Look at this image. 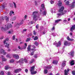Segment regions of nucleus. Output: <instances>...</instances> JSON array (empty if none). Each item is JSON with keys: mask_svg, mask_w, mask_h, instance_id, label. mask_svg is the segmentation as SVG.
Instances as JSON below:
<instances>
[{"mask_svg": "<svg viewBox=\"0 0 75 75\" xmlns=\"http://www.w3.org/2000/svg\"><path fill=\"white\" fill-rule=\"evenodd\" d=\"M64 10V7L63 6H62L61 8L58 10V11L59 13H57V15L59 17V16H61V15L63 16L64 14H65V13L63 11Z\"/></svg>", "mask_w": 75, "mask_h": 75, "instance_id": "obj_1", "label": "nucleus"}, {"mask_svg": "<svg viewBox=\"0 0 75 75\" xmlns=\"http://www.w3.org/2000/svg\"><path fill=\"white\" fill-rule=\"evenodd\" d=\"M37 13H38L37 11H35L33 12L32 15L33 16V21H36L38 20V19L37 18Z\"/></svg>", "mask_w": 75, "mask_h": 75, "instance_id": "obj_2", "label": "nucleus"}, {"mask_svg": "<svg viewBox=\"0 0 75 75\" xmlns=\"http://www.w3.org/2000/svg\"><path fill=\"white\" fill-rule=\"evenodd\" d=\"M13 57L17 59H19V56L17 54H13Z\"/></svg>", "mask_w": 75, "mask_h": 75, "instance_id": "obj_3", "label": "nucleus"}, {"mask_svg": "<svg viewBox=\"0 0 75 75\" xmlns=\"http://www.w3.org/2000/svg\"><path fill=\"white\" fill-rule=\"evenodd\" d=\"M3 54V55H6V52H4V50L2 49L1 50L0 49V54Z\"/></svg>", "mask_w": 75, "mask_h": 75, "instance_id": "obj_4", "label": "nucleus"}, {"mask_svg": "<svg viewBox=\"0 0 75 75\" xmlns=\"http://www.w3.org/2000/svg\"><path fill=\"white\" fill-rule=\"evenodd\" d=\"M75 1H74L72 3L71 5L70 6V7L71 8H74L75 7Z\"/></svg>", "mask_w": 75, "mask_h": 75, "instance_id": "obj_5", "label": "nucleus"}, {"mask_svg": "<svg viewBox=\"0 0 75 75\" xmlns=\"http://www.w3.org/2000/svg\"><path fill=\"white\" fill-rule=\"evenodd\" d=\"M21 71V69H15L14 71L15 73H18L19 72H20Z\"/></svg>", "mask_w": 75, "mask_h": 75, "instance_id": "obj_6", "label": "nucleus"}, {"mask_svg": "<svg viewBox=\"0 0 75 75\" xmlns=\"http://www.w3.org/2000/svg\"><path fill=\"white\" fill-rule=\"evenodd\" d=\"M34 69H35V66H33L31 67V69H30V71L31 73L34 71Z\"/></svg>", "mask_w": 75, "mask_h": 75, "instance_id": "obj_7", "label": "nucleus"}, {"mask_svg": "<svg viewBox=\"0 0 75 75\" xmlns=\"http://www.w3.org/2000/svg\"><path fill=\"white\" fill-rule=\"evenodd\" d=\"M69 71V70L68 69H67V71L66 69H65L64 70V75H68Z\"/></svg>", "mask_w": 75, "mask_h": 75, "instance_id": "obj_8", "label": "nucleus"}, {"mask_svg": "<svg viewBox=\"0 0 75 75\" xmlns=\"http://www.w3.org/2000/svg\"><path fill=\"white\" fill-rule=\"evenodd\" d=\"M75 30V24H74V25L72 26L70 30L71 32H73V30Z\"/></svg>", "mask_w": 75, "mask_h": 75, "instance_id": "obj_9", "label": "nucleus"}, {"mask_svg": "<svg viewBox=\"0 0 75 75\" xmlns=\"http://www.w3.org/2000/svg\"><path fill=\"white\" fill-rule=\"evenodd\" d=\"M24 59L23 58H21V60H19V61L18 62H19L21 64H23L24 63Z\"/></svg>", "mask_w": 75, "mask_h": 75, "instance_id": "obj_10", "label": "nucleus"}, {"mask_svg": "<svg viewBox=\"0 0 75 75\" xmlns=\"http://www.w3.org/2000/svg\"><path fill=\"white\" fill-rule=\"evenodd\" d=\"M67 39L69 41H74V40L73 39L70 38L69 37V36L67 37Z\"/></svg>", "mask_w": 75, "mask_h": 75, "instance_id": "obj_11", "label": "nucleus"}, {"mask_svg": "<svg viewBox=\"0 0 75 75\" xmlns=\"http://www.w3.org/2000/svg\"><path fill=\"white\" fill-rule=\"evenodd\" d=\"M74 53L75 52L74 51H72L70 52V55H71V57H74Z\"/></svg>", "mask_w": 75, "mask_h": 75, "instance_id": "obj_12", "label": "nucleus"}, {"mask_svg": "<svg viewBox=\"0 0 75 75\" xmlns=\"http://www.w3.org/2000/svg\"><path fill=\"white\" fill-rule=\"evenodd\" d=\"M4 18L6 21H8L9 20V17H7V16H5Z\"/></svg>", "mask_w": 75, "mask_h": 75, "instance_id": "obj_13", "label": "nucleus"}, {"mask_svg": "<svg viewBox=\"0 0 75 75\" xmlns=\"http://www.w3.org/2000/svg\"><path fill=\"white\" fill-rule=\"evenodd\" d=\"M62 21V20L61 19L57 20L55 21V23H58V22H59V21Z\"/></svg>", "mask_w": 75, "mask_h": 75, "instance_id": "obj_14", "label": "nucleus"}, {"mask_svg": "<svg viewBox=\"0 0 75 75\" xmlns=\"http://www.w3.org/2000/svg\"><path fill=\"white\" fill-rule=\"evenodd\" d=\"M30 47H31V45H29L28 46V47L27 48L28 51H30L31 50V48H30Z\"/></svg>", "mask_w": 75, "mask_h": 75, "instance_id": "obj_15", "label": "nucleus"}, {"mask_svg": "<svg viewBox=\"0 0 75 75\" xmlns=\"http://www.w3.org/2000/svg\"><path fill=\"white\" fill-rule=\"evenodd\" d=\"M61 45V41H59L58 42V43L57 44V47H59Z\"/></svg>", "mask_w": 75, "mask_h": 75, "instance_id": "obj_16", "label": "nucleus"}, {"mask_svg": "<svg viewBox=\"0 0 75 75\" xmlns=\"http://www.w3.org/2000/svg\"><path fill=\"white\" fill-rule=\"evenodd\" d=\"M45 68L47 69H51V68H52V66H50V67L46 66L45 67Z\"/></svg>", "mask_w": 75, "mask_h": 75, "instance_id": "obj_17", "label": "nucleus"}, {"mask_svg": "<svg viewBox=\"0 0 75 75\" xmlns=\"http://www.w3.org/2000/svg\"><path fill=\"white\" fill-rule=\"evenodd\" d=\"M70 64L71 66L73 65H75V63H74V60H72L70 62Z\"/></svg>", "mask_w": 75, "mask_h": 75, "instance_id": "obj_18", "label": "nucleus"}, {"mask_svg": "<svg viewBox=\"0 0 75 75\" xmlns=\"http://www.w3.org/2000/svg\"><path fill=\"white\" fill-rule=\"evenodd\" d=\"M52 64H58V62L56 60H54L52 62Z\"/></svg>", "mask_w": 75, "mask_h": 75, "instance_id": "obj_19", "label": "nucleus"}, {"mask_svg": "<svg viewBox=\"0 0 75 75\" xmlns=\"http://www.w3.org/2000/svg\"><path fill=\"white\" fill-rule=\"evenodd\" d=\"M23 20H22V21H21V23L18 24V25H21V24H23Z\"/></svg>", "mask_w": 75, "mask_h": 75, "instance_id": "obj_20", "label": "nucleus"}, {"mask_svg": "<svg viewBox=\"0 0 75 75\" xmlns=\"http://www.w3.org/2000/svg\"><path fill=\"white\" fill-rule=\"evenodd\" d=\"M8 68H9V67H8V66H6L5 67L4 69L5 70H7L8 69Z\"/></svg>", "mask_w": 75, "mask_h": 75, "instance_id": "obj_21", "label": "nucleus"}, {"mask_svg": "<svg viewBox=\"0 0 75 75\" xmlns=\"http://www.w3.org/2000/svg\"><path fill=\"white\" fill-rule=\"evenodd\" d=\"M23 61L25 62V63H28V60L26 59L25 58L23 59Z\"/></svg>", "mask_w": 75, "mask_h": 75, "instance_id": "obj_22", "label": "nucleus"}, {"mask_svg": "<svg viewBox=\"0 0 75 75\" xmlns=\"http://www.w3.org/2000/svg\"><path fill=\"white\" fill-rule=\"evenodd\" d=\"M44 74H47L48 73V70L46 69H44Z\"/></svg>", "mask_w": 75, "mask_h": 75, "instance_id": "obj_23", "label": "nucleus"}, {"mask_svg": "<svg viewBox=\"0 0 75 75\" xmlns=\"http://www.w3.org/2000/svg\"><path fill=\"white\" fill-rule=\"evenodd\" d=\"M31 74L32 75H34L35 74H37V71H36L34 72L33 71L32 72H31Z\"/></svg>", "mask_w": 75, "mask_h": 75, "instance_id": "obj_24", "label": "nucleus"}, {"mask_svg": "<svg viewBox=\"0 0 75 75\" xmlns=\"http://www.w3.org/2000/svg\"><path fill=\"white\" fill-rule=\"evenodd\" d=\"M30 40H31L30 38H27L26 40V42H28V41H30Z\"/></svg>", "mask_w": 75, "mask_h": 75, "instance_id": "obj_25", "label": "nucleus"}, {"mask_svg": "<svg viewBox=\"0 0 75 75\" xmlns=\"http://www.w3.org/2000/svg\"><path fill=\"white\" fill-rule=\"evenodd\" d=\"M65 65H66V64L65 63H62V67H65Z\"/></svg>", "mask_w": 75, "mask_h": 75, "instance_id": "obj_26", "label": "nucleus"}, {"mask_svg": "<svg viewBox=\"0 0 75 75\" xmlns=\"http://www.w3.org/2000/svg\"><path fill=\"white\" fill-rule=\"evenodd\" d=\"M68 41H65L64 42V45H68Z\"/></svg>", "mask_w": 75, "mask_h": 75, "instance_id": "obj_27", "label": "nucleus"}, {"mask_svg": "<svg viewBox=\"0 0 75 75\" xmlns=\"http://www.w3.org/2000/svg\"><path fill=\"white\" fill-rule=\"evenodd\" d=\"M38 39V37L37 36H36L34 38V40H37Z\"/></svg>", "mask_w": 75, "mask_h": 75, "instance_id": "obj_28", "label": "nucleus"}, {"mask_svg": "<svg viewBox=\"0 0 75 75\" xmlns=\"http://www.w3.org/2000/svg\"><path fill=\"white\" fill-rule=\"evenodd\" d=\"M10 28V27L8 26L7 27H5V31L8 30Z\"/></svg>", "mask_w": 75, "mask_h": 75, "instance_id": "obj_29", "label": "nucleus"}, {"mask_svg": "<svg viewBox=\"0 0 75 75\" xmlns=\"http://www.w3.org/2000/svg\"><path fill=\"white\" fill-rule=\"evenodd\" d=\"M35 44L36 45V46H38V45H39V44H38V43L37 42H35Z\"/></svg>", "mask_w": 75, "mask_h": 75, "instance_id": "obj_30", "label": "nucleus"}, {"mask_svg": "<svg viewBox=\"0 0 75 75\" xmlns=\"http://www.w3.org/2000/svg\"><path fill=\"white\" fill-rule=\"evenodd\" d=\"M69 4V1H67L66 2V5L68 6Z\"/></svg>", "mask_w": 75, "mask_h": 75, "instance_id": "obj_31", "label": "nucleus"}, {"mask_svg": "<svg viewBox=\"0 0 75 75\" xmlns=\"http://www.w3.org/2000/svg\"><path fill=\"white\" fill-rule=\"evenodd\" d=\"M13 3L14 4V7L15 8H17V6L16 5V3H15L14 2H13Z\"/></svg>", "mask_w": 75, "mask_h": 75, "instance_id": "obj_32", "label": "nucleus"}, {"mask_svg": "<svg viewBox=\"0 0 75 75\" xmlns=\"http://www.w3.org/2000/svg\"><path fill=\"white\" fill-rule=\"evenodd\" d=\"M58 6H59V7L62 6V3L60 2L58 4Z\"/></svg>", "mask_w": 75, "mask_h": 75, "instance_id": "obj_33", "label": "nucleus"}, {"mask_svg": "<svg viewBox=\"0 0 75 75\" xmlns=\"http://www.w3.org/2000/svg\"><path fill=\"white\" fill-rule=\"evenodd\" d=\"M10 62H11V63H13V62H14V59H11L10 61Z\"/></svg>", "mask_w": 75, "mask_h": 75, "instance_id": "obj_34", "label": "nucleus"}, {"mask_svg": "<svg viewBox=\"0 0 75 75\" xmlns=\"http://www.w3.org/2000/svg\"><path fill=\"white\" fill-rule=\"evenodd\" d=\"M2 60L3 61H7V59L4 58H2Z\"/></svg>", "mask_w": 75, "mask_h": 75, "instance_id": "obj_35", "label": "nucleus"}, {"mask_svg": "<svg viewBox=\"0 0 75 75\" xmlns=\"http://www.w3.org/2000/svg\"><path fill=\"white\" fill-rule=\"evenodd\" d=\"M2 6L3 9H4V8H5V7H6V6H5L4 4L3 5H2Z\"/></svg>", "mask_w": 75, "mask_h": 75, "instance_id": "obj_36", "label": "nucleus"}, {"mask_svg": "<svg viewBox=\"0 0 75 75\" xmlns=\"http://www.w3.org/2000/svg\"><path fill=\"white\" fill-rule=\"evenodd\" d=\"M0 75H4V72L3 71H1L0 74Z\"/></svg>", "mask_w": 75, "mask_h": 75, "instance_id": "obj_37", "label": "nucleus"}, {"mask_svg": "<svg viewBox=\"0 0 75 75\" xmlns=\"http://www.w3.org/2000/svg\"><path fill=\"white\" fill-rule=\"evenodd\" d=\"M72 74L73 75H75V71L73 70L72 71Z\"/></svg>", "mask_w": 75, "mask_h": 75, "instance_id": "obj_38", "label": "nucleus"}, {"mask_svg": "<svg viewBox=\"0 0 75 75\" xmlns=\"http://www.w3.org/2000/svg\"><path fill=\"white\" fill-rule=\"evenodd\" d=\"M10 7H11V8H13V5L12 3L10 4Z\"/></svg>", "mask_w": 75, "mask_h": 75, "instance_id": "obj_39", "label": "nucleus"}, {"mask_svg": "<svg viewBox=\"0 0 75 75\" xmlns=\"http://www.w3.org/2000/svg\"><path fill=\"white\" fill-rule=\"evenodd\" d=\"M36 28H37V29H38L39 28V25L37 24L36 26Z\"/></svg>", "mask_w": 75, "mask_h": 75, "instance_id": "obj_40", "label": "nucleus"}, {"mask_svg": "<svg viewBox=\"0 0 75 75\" xmlns=\"http://www.w3.org/2000/svg\"><path fill=\"white\" fill-rule=\"evenodd\" d=\"M46 13H47V12H46V11H44L43 12V15H44V16H46Z\"/></svg>", "mask_w": 75, "mask_h": 75, "instance_id": "obj_41", "label": "nucleus"}, {"mask_svg": "<svg viewBox=\"0 0 75 75\" xmlns=\"http://www.w3.org/2000/svg\"><path fill=\"white\" fill-rule=\"evenodd\" d=\"M16 19V16H14L13 17L12 20L13 21H14V20H15Z\"/></svg>", "mask_w": 75, "mask_h": 75, "instance_id": "obj_42", "label": "nucleus"}, {"mask_svg": "<svg viewBox=\"0 0 75 75\" xmlns=\"http://www.w3.org/2000/svg\"><path fill=\"white\" fill-rule=\"evenodd\" d=\"M34 51H32V52L30 53V55H33L34 54Z\"/></svg>", "mask_w": 75, "mask_h": 75, "instance_id": "obj_43", "label": "nucleus"}, {"mask_svg": "<svg viewBox=\"0 0 75 75\" xmlns=\"http://www.w3.org/2000/svg\"><path fill=\"white\" fill-rule=\"evenodd\" d=\"M37 34V32L35 30L33 31V35H36Z\"/></svg>", "mask_w": 75, "mask_h": 75, "instance_id": "obj_44", "label": "nucleus"}, {"mask_svg": "<svg viewBox=\"0 0 75 75\" xmlns=\"http://www.w3.org/2000/svg\"><path fill=\"white\" fill-rule=\"evenodd\" d=\"M7 58H11V57H10V55H9V54H8L7 55Z\"/></svg>", "mask_w": 75, "mask_h": 75, "instance_id": "obj_45", "label": "nucleus"}, {"mask_svg": "<svg viewBox=\"0 0 75 75\" xmlns=\"http://www.w3.org/2000/svg\"><path fill=\"white\" fill-rule=\"evenodd\" d=\"M44 4H42L41 5V7H42V8H44Z\"/></svg>", "mask_w": 75, "mask_h": 75, "instance_id": "obj_46", "label": "nucleus"}, {"mask_svg": "<svg viewBox=\"0 0 75 75\" xmlns=\"http://www.w3.org/2000/svg\"><path fill=\"white\" fill-rule=\"evenodd\" d=\"M9 44H7V43L6 44V46H5V47H7L8 48H9Z\"/></svg>", "mask_w": 75, "mask_h": 75, "instance_id": "obj_47", "label": "nucleus"}, {"mask_svg": "<svg viewBox=\"0 0 75 75\" xmlns=\"http://www.w3.org/2000/svg\"><path fill=\"white\" fill-rule=\"evenodd\" d=\"M1 30H2L3 31L4 30V31H5V28H4L3 27H2L1 28Z\"/></svg>", "mask_w": 75, "mask_h": 75, "instance_id": "obj_48", "label": "nucleus"}, {"mask_svg": "<svg viewBox=\"0 0 75 75\" xmlns=\"http://www.w3.org/2000/svg\"><path fill=\"white\" fill-rule=\"evenodd\" d=\"M50 3L51 4H53L54 3V1H53V0H51L50 1Z\"/></svg>", "mask_w": 75, "mask_h": 75, "instance_id": "obj_49", "label": "nucleus"}, {"mask_svg": "<svg viewBox=\"0 0 75 75\" xmlns=\"http://www.w3.org/2000/svg\"><path fill=\"white\" fill-rule=\"evenodd\" d=\"M33 61H34V59H32L31 61L30 62V64H32V63H33Z\"/></svg>", "mask_w": 75, "mask_h": 75, "instance_id": "obj_50", "label": "nucleus"}, {"mask_svg": "<svg viewBox=\"0 0 75 75\" xmlns=\"http://www.w3.org/2000/svg\"><path fill=\"white\" fill-rule=\"evenodd\" d=\"M13 40H15L16 39V36L15 35H14L13 37Z\"/></svg>", "mask_w": 75, "mask_h": 75, "instance_id": "obj_51", "label": "nucleus"}, {"mask_svg": "<svg viewBox=\"0 0 75 75\" xmlns=\"http://www.w3.org/2000/svg\"><path fill=\"white\" fill-rule=\"evenodd\" d=\"M31 51H36V50L34 48H32L31 49Z\"/></svg>", "mask_w": 75, "mask_h": 75, "instance_id": "obj_52", "label": "nucleus"}, {"mask_svg": "<svg viewBox=\"0 0 75 75\" xmlns=\"http://www.w3.org/2000/svg\"><path fill=\"white\" fill-rule=\"evenodd\" d=\"M8 26L9 27V28L10 27L11 28L12 27V25H11V24H9V25H8Z\"/></svg>", "mask_w": 75, "mask_h": 75, "instance_id": "obj_53", "label": "nucleus"}, {"mask_svg": "<svg viewBox=\"0 0 75 75\" xmlns=\"http://www.w3.org/2000/svg\"><path fill=\"white\" fill-rule=\"evenodd\" d=\"M67 21L66 20H64L63 21V23H65Z\"/></svg>", "mask_w": 75, "mask_h": 75, "instance_id": "obj_54", "label": "nucleus"}, {"mask_svg": "<svg viewBox=\"0 0 75 75\" xmlns=\"http://www.w3.org/2000/svg\"><path fill=\"white\" fill-rule=\"evenodd\" d=\"M8 75H10V74H11V73L10 71H8Z\"/></svg>", "mask_w": 75, "mask_h": 75, "instance_id": "obj_55", "label": "nucleus"}, {"mask_svg": "<svg viewBox=\"0 0 75 75\" xmlns=\"http://www.w3.org/2000/svg\"><path fill=\"white\" fill-rule=\"evenodd\" d=\"M25 72H26V73H28V69H26L25 70Z\"/></svg>", "mask_w": 75, "mask_h": 75, "instance_id": "obj_56", "label": "nucleus"}, {"mask_svg": "<svg viewBox=\"0 0 75 75\" xmlns=\"http://www.w3.org/2000/svg\"><path fill=\"white\" fill-rule=\"evenodd\" d=\"M34 57L35 58H37V55L35 54L34 56Z\"/></svg>", "mask_w": 75, "mask_h": 75, "instance_id": "obj_57", "label": "nucleus"}, {"mask_svg": "<svg viewBox=\"0 0 75 75\" xmlns=\"http://www.w3.org/2000/svg\"><path fill=\"white\" fill-rule=\"evenodd\" d=\"M32 47L34 48V49H35L36 47H35V46H34V45H32Z\"/></svg>", "mask_w": 75, "mask_h": 75, "instance_id": "obj_58", "label": "nucleus"}, {"mask_svg": "<svg viewBox=\"0 0 75 75\" xmlns=\"http://www.w3.org/2000/svg\"><path fill=\"white\" fill-rule=\"evenodd\" d=\"M55 28L54 27H53L52 30L53 31V30H55Z\"/></svg>", "mask_w": 75, "mask_h": 75, "instance_id": "obj_59", "label": "nucleus"}, {"mask_svg": "<svg viewBox=\"0 0 75 75\" xmlns=\"http://www.w3.org/2000/svg\"><path fill=\"white\" fill-rule=\"evenodd\" d=\"M4 38V36H3L1 38H0V40H3V38Z\"/></svg>", "mask_w": 75, "mask_h": 75, "instance_id": "obj_60", "label": "nucleus"}, {"mask_svg": "<svg viewBox=\"0 0 75 75\" xmlns=\"http://www.w3.org/2000/svg\"><path fill=\"white\" fill-rule=\"evenodd\" d=\"M11 13H12V11H11L10 12V13H9V15L10 16H11V15H12Z\"/></svg>", "mask_w": 75, "mask_h": 75, "instance_id": "obj_61", "label": "nucleus"}, {"mask_svg": "<svg viewBox=\"0 0 75 75\" xmlns=\"http://www.w3.org/2000/svg\"><path fill=\"white\" fill-rule=\"evenodd\" d=\"M34 23V22H33V21H30V24H33Z\"/></svg>", "mask_w": 75, "mask_h": 75, "instance_id": "obj_62", "label": "nucleus"}, {"mask_svg": "<svg viewBox=\"0 0 75 75\" xmlns=\"http://www.w3.org/2000/svg\"><path fill=\"white\" fill-rule=\"evenodd\" d=\"M1 19H2V20H4V18L3 17H1Z\"/></svg>", "mask_w": 75, "mask_h": 75, "instance_id": "obj_63", "label": "nucleus"}, {"mask_svg": "<svg viewBox=\"0 0 75 75\" xmlns=\"http://www.w3.org/2000/svg\"><path fill=\"white\" fill-rule=\"evenodd\" d=\"M5 40H6V41H8L9 39L8 38H6V39Z\"/></svg>", "mask_w": 75, "mask_h": 75, "instance_id": "obj_64", "label": "nucleus"}]
</instances>
